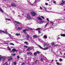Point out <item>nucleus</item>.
I'll list each match as a JSON object with an SVG mask.
<instances>
[{
    "label": "nucleus",
    "instance_id": "63",
    "mask_svg": "<svg viewBox=\"0 0 65 65\" xmlns=\"http://www.w3.org/2000/svg\"><path fill=\"white\" fill-rule=\"evenodd\" d=\"M45 45H46V44H45L44 45V47H45Z\"/></svg>",
    "mask_w": 65,
    "mask_h": 65
},
{
    "label": "nucleus",
    "instance_id": "53",
    "mask_svg": "<svg viewBox=\"0 0 65 65\" xmlns=\"http://www.w3.org/2000/svg\"><path fill=\"white\" fill-rule=\"evenodd\" d=\"M20 58V57L19 56H17V59H19Z\"/></svg>",
    "mask_w": 65,
    "mask_h": 65
},
{
    "label": "nucleus",
    "instance_id": "45",
    "mask_svg": "<svg viewBox=\"0 0 65 65\" xmlns=\"http://www.w3.org/2000/svg\"><path fill=\"white\" fill-rule=\"evenodd\" d=\"M38 32L39 34V33H41V32L40 30H38Z\"/></svg>",
    "mask_w": 65,
    "mask_h": 65
},
{
    "label": "nucleus",
    "instance_id": "18",
    "mask_svg": "<svg viewBox=\"0 0 65 65\" xmlns=\"http://www.w3.org/2000/svg\"><path fill=\"white\" fill-rule=\"evenodd\" d=\"M7 42H8V41H4V44H9V43H7Z\"/></svg>",
    "mask_w": 65,
    "mask_h": 65
},
{
    "label": "nucleus",
    "instance_id": "13",
    "mask_svg": "<svg viewBox=\"0 0 65 65\" xmlns=\"http://www.w3.org/2000/svg\"><path fill=\"white\" fill-rule=\"evenodd\" d=\"M11 6L13 7H16L17 6V5L15 4L12 3L11 4Z\"/></svg>",
    "mask_w": 65,
    "mask_h": 65
},
{
    "label": "nucleus",
    "instance_id": "43",
    "mask_svg": "<svg viewBox=\"0 0 65 65\" xmlns=\"http://www.w3.org/2000/svg\"><path fill=\"white\" fill-rule=\"evenodd\" d=\"M25 62H23L21 64V65H25Z\"/></svg>",
    "mask_w": 65,
    "mask_h": 65
},
{
    "label": "nucleus",
    "instance_id": "2",
    "mask_svg": "<svg viewBox=\"0 0 65 65\" xmlns=\"http://www.w3.org/2000/svg\"><path fill=\"white\" fill-rule=\"evenodd\" d=\"M1 57V55H0V62L1 60L2 61H4L5 60V57L4 56H2Z\"/></svg>",
    "mask_w": 65,
    "mask_h": 65
},
{
    "label": "nucleus",
    "instance_id": "16",
    "mask_svg": "<svg viewBox=\"0 0 65 65\" xmlns=\"http://www.w3.org/2000/svg\"><path fill=\"white\" fill-rule=\"evenodd\" d=\"M32 37L33 38H37L38 37L37 36V35H34V36H32Z\"/></svg>",
    "mask_w": 65,
    "mask_h": 65
},
{
    "label": "nucleus",
    "instance_id": "56",
    "mask_svg": "<svg viewBox=\"0 0 65 65\" xmlns=\"http://www.w3.org/2000/svg\"><path fill=\"white\" fill-rule=\"evenodd\" d=\"M25 30H26V31H29V29H26Z\"/></svg>",
    "mask_w": 65,
    "mask_h": 65
},
{
    "label": "nucleus",
    "instance_id": "35",
    "mask_svg": "<svg viewBox=\"0 0 65 65\" xmlns=\"http://www.w3.org/2000/svg\"><path fill=\"white\" fill-rule=\"evenodd\" d=\"M15 55V54H11V55L12 56H14Z\"/></svg>",
    "mask_w": 65,
    "mask_h": 65
},
{
    "label": "nucleus",
    "instance_id": "33",
    "mask_svg": "<svg viewBox=\"0 0 65 65\" xmlns=\"http://www.w3.org/2000/svg\"><path fill=\"white\" fill-rule=\"evenodd\" d=\"M12 58H10L8 59V61H10V60H12Z\"/></svg>",
    "mask_w": 65,
    "mask_h": 65
},
{
    "label": "nucleus",
    "instance_id": "58",
    "mask_svg": "<svg viewBox=\"0 0 65 65\" xmlns=\"http://www.w3.org/2000/svg\"><path fill=\"white\" fill-rule=\"evenodd\" d=\"M48 25V23H47L45 25V26H46Z\"/></svg>",
    "mask_w": 65,
    "mask_h": 65
},
{
    "label": "nucleus",
    "instance_id": "55",
    "mask_svg": "<svg viewBox=\"0 0 65 65\" xmlns=\"http://www.w3.org/2000/svg\"><path fill=\"white\" fill-rule=\"evenodd\" d=\"M46 20H47V21H49V19H48V18H47Z\"/></svg>",
    "mask_w": 65,
    "mask_h": 65
},
{
    "label": "nucleus",
    "instance_id": "7",
    "mask_svg": "<svg viewBox=\"0 0 65 65\" xmlns=\"http://www.w3.org/2000/svg\"><path fill=\"white\" fill-rule=\"evenodd\" d=\"M36 2V1L33 4H31V3H30L28 1V3H29V4H31V5L32 6H35L36 5V4H35V3Z\"/></svg>",
    "mask_w": 65,
    "mask_h": 65
},
{
    "label": "nucleus",
    "instance_id": "50",
    "mask_svg": "<svg viewBox=\"0 0 65 65\" xmlns=\"http://www.w3.org/2000/svg\"><path fill=\"white\" fill-rule=\"evenodd\" d=\"M59 61H62V59L61 58H60L59 59Z\"/></svg>",
    "mask_w": 65,
    "mask_h": 65
},
{
    "label": "nucleus",
    "instance_id": "44",
    "mask_svg": "<svg viewBox=\"0 0 65 65\" xmlns=\"http://www.w3.org/2000/svg\"><path fill=\"white\" fill-rule=\"evenodd\" d=\"M14 65H16V64H17V63L16 62V61H14Z\"/></svg>",
    "mask_w": 65,
    "mask_h": 65
},
{
    "label": "nucleus",
    "instance_id": "61",
    "mask_svg": "<svg viewBox=\"0 0 65 65\" xmlns=\"http://www.w3.org/2000/svg\"><path fill=\"white\" fill-rule=\"evenodd\" d=\"M59 65H62V63H59Z\"/></svg>",
    "mask_w": 65,
    "mask_h": 65
},
{
    "label": "nucleus",
    "instance_id": "62",
    "mask_svg": "<svg viewBox=\"0 0 65 65\" xmlns=\"http://www.w3.org/2000/svg\"><path fill=\"white\" fill-rule=\"evenodd\" d=\"M40 8L41 9H42V7H40Z\"/></svg>",
    "mask_w": 65,
    "mask_h": 65
},
{
    "label": "nucleus",
    "instance_id": "30",
    "mask_svg": "<svg viewBox=\"0 0 65 65\" xmlns=\"http://www.w3.org/2000/svg\"><path fill=\"white\" fill-rule=\"evenodd\" d=\"M7 48L8 49V50H9V51H11V49L10 48V47H8Z\"/></svg>",
    "mask_w": 65,
    "mask_h": 65
},
{
    "label": "nucleus",
    "instance_id": "34",
    "mask_svg": "<svg viewBox=\"0 0 65 65\" xmlns=\"http://www.w3.org/2000/svg\"><path fill=\"white\" fill-rule=\"evenodd\" d=\"M39 42H42V41L41 39H39Z\"/></svg>",
    "mask_w": 65,
    "mask_h": 65
},
{
    "label": "nucleus",
    "instance_id": "59",
    "mask_svg": "<svg viewBox=\"0 0 65 65\" xmlns=\"http://www.w3.org/2000/svg\"><path fill=\"white\" fill-rule=\"evenodd\" d=\"M16 26H18L19 25H18V24H16Z\"/></svg>",
    "mask_w": 65,
    "mask_h": 65
},
{
    "label": "nucleus",
    "instance_id": "25",
    "mask_svg": "<svg viewBox=\"0 0 65 65\" xmlns=\"http://www.w3.org/2000/svg\"><path fill=\"white\" fill-rule=\"evenodd\" d=\"M5 20L7 21H11V19H9L6 18Z\"/></svg>",
    "mask_w": 65,
    "mask_h": 65
},
{
    "label": "nucleus",
    "instance_id": "3",
    "mask_svg": "<svg viewBox=\"0 0 65 65\" xmlns=\"http://www.w3.org/2000/svg\"><path fill=\"white\" fill-rule=\"evenodd\" d=\"M36 44L37 45V46H38V47L40 48V49H42V50H47L48 49V47H47L45 48H42V47H41V46H40V45L39 44Z\"/></svg>",
    "mask_w": 65,
    "mask_h": 65
},
{
    "label": "nucleus",
    "instance_id": "46",
    "mask_svg": "<svg viewBox=\"0 0 65 65\" xmlns=\"http://www.w3.org/2000/svg\"><path fill=\"white\" fill-rule=\"evenodd\" d=\"M24 47H26V48H27V47H28V46H24Z\"/></svg>",
    "mask_w": 65,
    "mask_h": 65
},
{
    "label": "nucleus",
    "instance_id": "60",
    "mask_svg": "<svg viewBox=\"0 0 65 65\" xmlns=\"http://www.w3.org/2000/svg\"><path fill=\"white\" fill-rule=\"evenodd\" d=\"M60 39V38L58 37V39Z\"/></svg>",
    "mask_w": 65,
    "mask_h": 65
},
{
    "label": "nucleus",
    "instance_id": "39",
    "mask_svg": "<svg viewBox=\"0 0 65 65\" xmlns=\"http://www.w3.org/2000/svg\"><path fill=\"white\" fill-rule=\"evenodd\" d=\"M43 8L45 10V11H47L46 10V8L45 7H43Z\"/></svg>",
    "mask_w": 65,
    "mask_h": 65
},
{
    "label": "nucleus",
    "instance_id": "32",
    "mask_svg": "<svg viewBox=\"0 0 65 65\" xmlns=\"http://www.w3.org/2000/svg\"><path fill=\"white\" fill-rule=\"evenodd\" d=\"M10 45H14V44L12 43H10Z\"/></svg>",
    "mask_w": 65,
    "mask_h": 65
},
{
    "label": "nucleus",
    "instance_id": "5",
    "mask_svg": "<svg viewBox=\"0 0 65 65\" xmlns=\"http://www.w3.org/2000/svg\"><path fill=\"white\" fill-rule=\"evenodd\" d=\"M65 5V1H64V0H62V1L61 2V3L60 4V5L61 6H63L64 5Z\"/></svg>",
    "mask_w": 65,
    "mask_h": 65
},
{
    "label": "nucleus",
    "instance_id": "64",
    "mask_svg": "<svg viewBox=\"0 0 65 65\" xmlns=\"http://www.w3.org/2000/svg\"><path fill=\"white\" fill-rule=\"evenodd\" d=\"M60 54H61V55H62V53L61 52H60Z\"/></svg>",
    "mask_w": 65,
    "mask_h": 65
},
{
    "label": "nucleus",
    "instance_id": "9",
    "mask_svg": "<svg viewBox=\"0 0 65 65\" xmlns=\"http://www.w3.org/2000/svg\"><path fill=\"white\" fill-rule=\"evenodd\" d=\"M13 22L14 23H17V24H20V25H22V23L18 21H13Z\"/></svg>",
    "mask_w": 65,
    "mask_h": 65
},
{
    "label": "nucleus",
    "instance_id": "17",
    "mask_svg": "<svg viewBox=\"0 0 65 65\" xmlns=\"http://www.w3.org/2000/svg\"><path fill=\"white\" fill-rule=\"evenodd\" d=\"M45 39H47V36L46 35H45L43 37Z\"/></svg>",
    "mask_w": 65,
    "mask_h": 65
},
{
    "label": "nucleus",
    "instance_id": "31",
    "mask_svg": "<svg viewBox=\"0 0 65 65\" xmlns=\"http://www.w3.org/2000/svg\"><path fill=\"white\" fill-rule=\"evenodd\" d=\"M37 52H35L34 53V55H37Z\"/></svg>",
    "mask_w": 65,
    "mask_h": 65
},
{
    "label": "nucleus",
    "instance_id": "47",
    "mask_svg": "<svg viewBox=\"0 0 65 65\" xmlns=\"http://www.w3.org/2000/svg\"><path fill=\"white\" fill-rule=\"evenodd\" d=\"M47 12H53V11H51L50 12V11H47Z\"/></svg>",
    "mask_w": 65,
    "mask_h": 65
},
{
    "label": "nucleus",
    "instance_id": "36",
    "mask_svg": "<svg viewBox=\"0 0 65 65\" xmlns=\"http://www.w3.org/2000/svg\"><path fill=\"white\" fill-rule=\"evenodd\" d=\"M23 15V14H21V15H18V17H22V16H21V15Z\"/></svg>",
    "mask_w": 65,
    "mask_h": 65
},
{
    "label": "nucleus",
    "instance_id": "37",
    "mask_svg": "<svg viewBox=\"0 0 65 65\" xmlns=\"http://www.w3.org/2000/svg\"><path fill=\"white\" fill-rule=\"evenodd\" d=\"M51 44L53 45H54V44H55V43L54 42H52Z\"/></svg>",
    "mask_w": 65,
    "mask_h": 65
},
{
    "label": "nucleus",
    "instance_id": "57",
    "mask_svg": "<svg viewBox=\"0 0 65 65\" xmlns=\"http://www.w3.org/2000/svg\"><path fill=\"white\" fill-rule=\"evenodd\" d=\"M53 3H54L56 4V2L55 1H54L53 2Z\"/></svg>",
    "mask_w": 65,
    "mask_h": 65
},
{
    "label": "nucleus",
    "instance_id": "41",
    "mask_svg": "<svg viewBox=\"0 0 65 65\" xmlns=\"http://www.w3.org/2000/svg\"><path fill=\"white\" fill-rule=\"evenodd\" d=\"M44 60V59L43 58H42L41 59V61H42Z\"/></svg>",
    "mask_w": 65,
    "mask_h": 65
},
{
    "label": "nucleus",
    "instance_id": "11",
    "mask_svg": "<svg viewBox=\"0 0 65 65\" xmlns=\"http://www.w3.org/2000/svg\"><path fill=\"white\" fill-rule=\"evenodd\" d=\"M12 51L13 53H14V52H18V50H16L15 48H14L12 50Z\"/></svg>",
    "mask_w": 65,
    "mask_h": 65
},
{
    "label": "nucleus",
    "instance_id": "26",
    "mask_svg": "<svg viewBox=\"0 0 65 65\" xmlns=\"http://www.w3.org/2000/svg\"><path fill=\"white\" fill-rule=\"evenodd\" d=\"M24 43L25 44H26L27 45H28V44L29 43H28V42L27 41H25V42H24Z\"/></svg>",
    "mask_w": 65,
    "mask_h": 65
},
{
    "label": "nucleus",
    "instance_id": "19",
    "mask_svg": "<svg viewBox=\"0 0 65 65\" xmlns=\"http://www.w3.org/2000/svg\"><path fill=\"white\" fill-rule=\"evenodd\" d=\"M44 23V21H40L39 23L40 24H43Z\"/></svg>",
    "mask_w": 65,
    "mask_h": 65
},
{
    "label": "nucleus",
    "instance_id": "15",
    "mask_svg": "<svg viewBox=\"0 0 65 65\" xmlns=\"http://www.w3.org/2000/svg\"><path fill=\"white\" fill-rule=\"evenodd\" d=\"M32 55V53H31L30 52H28L27 53V55Z\"/></svg>",
    "mask_w": 65,
    "mask_h": 65
},
{
    "label": "nucleus",
    "instance_id": "14",
    "mask_svg": "<svg viewBox=\"0 0 65 65\" xmlns=\"http://www.w3.org/2000/svg\"><path fill=\"white\" fill-rule=\"evenodd\" d=\"M38 61H39V60H36L35 61V63H34V62H33V64H32V65H34V64H36L37 63V62H38Z\"/></svg>",
    "mask_w": 65,
    "mask_h": 65
},
{
    "label": "nucleus",
    "instance_id": "22",
    "mask_svg": "<svg viewBox=\"0 0 65 65\" xmlns=\"http://www.w3.org/2000/svg\"><path fill=\"white\" fill-rule=\"evenodd\" d=\"M38 19L39 20H40V21H42V19L39 17L38 18Z\"/></svg>",
    "mask_w": 65,
    "mask_h": 65
},
{
    "label": "nucleus",
    "instance_id": "28",
    "mask_svg": "<svg viewBox=\"0 0 65 65\" xmlns=\"http://www.w3.org/2000/svg\"><path fill=\"white\" fill-rule=\"evenodd\" d=\"M61 36H63V37H65V34H62L61 35Z\"/></svg>",
    "mask_w": 65,
    "mask_h": 65
},
{
    "label": "nucleus",
    "instance_id": "51",
    "mask_svg": "<svg viewBox=\"0 0 65 65\" xmlns=\"http://www.w3.org/2000/svg\"><path fill=\"white\" fill-rule=\"evenodd\" d=\"M62 58H65V56L63 55V56H62Z\"/></svg>",
    "mask_w": 65,
    "mask_h": 65
},
{
    "label": "nucleus",
    "instance_id": "42",
    "mask_svg": "<svg viewBox=\"0 0 65 65\" xmlns=\"http://www.w3.org/2000/svg\"><path fill=\"white\" fill-rule=\"evenodd\" d=\"M40 28H37L36 29V30H40Z\"/></svg>",
    "mask_w": 65,
    "mask_h": 65
},
{
    "label": "nucleus",
    "instance_id": "8",
    "mask_svg": "<svg viewBox=\"0 0 65 65\" xmlns=\"http://www.w3.org/2000/svg\"><path fill=\"white\" fill-rule=\"evenodd\" d=\"M22 29H23V27H20L19 26H18V27L17 30H19V31H20V30H22Z\"/></svg>",
    "mask_w": 65,
    "mask_h": 65
},
{
    "label": "nucleus",
    "instance_id": "29",
    "mask_svg": "<svg viewBox=\"0 0 65 65\" xmlns=\"http://www.w3.org/2000/svg\"><path fill=\"white\" fill-rule=\"evenodd\" d=\"M30 48L31 50H33V47H30Z\"/></svg>",
    "mask_w": 65,
    "mask_h": 65
},
{
    "label": "nucleus",
    "instance_id": "10",
    "mask_svg": "<svg viewBox=\"0 0 65 65\" xmlns=\"http://www.w3.org/2000/svg\"><path fill=\"white\" fill-rule=\"evenodd\" d=\"M27 18L28 20H30L31 19V16H30V15L28 14L27 15Z\"/></svg>",
    "mask_w": 65,
    "mask_h": 65
},
{
    "label": "nucleus",
    "instance_id": "54",
    "mask_svg": "<svg viewBox=\"0 0 65 65\" xmlns=\"http://www.w3.org/2000/svg\"><path fill=\"white\" fill-rule=\"evenodd\" d=\"M45 5H48V3H45Z\"/></svg>",
    "mask_w": 65,
    "mask_h": 65
},
{
    "label": "nucleus",
    "instance_id": "40",
    "mask_svg": "<svg viewBox=\"0 0 65 65\" xmlns=\"http://www.w3.org/2000/svg\"><path fill=\"white\" fill-rule=\"evenodd\" d=\"M4 65H8V63L6 62L4 64Z\"/></svg>",
    "mask_w": 65,
    "mask_h": 65
},
{
    "label": "nucleus",
    "instance_id": "24",
    "mask_svg": "<svg viewBox=\"0 0 65 65\" xmlns=\"http://www.w3.org/2000/svg\"><path fill=\"white\" fill-rule=\"evenodd\" d=\"M0 11L2 13L3 12V11L2 10V9L0 8Z\"/></svg>",
    "mask_w": 65,
    "mask_h": 65
},
{
    "label": "nucleus",
    "instance_id": "4",
    "mask_svg": "<svg viewBox=\"0 0 65 65\" xmlns=\"http://www.w3.org/2000/svg\"><path fill=\"white\" fill-rule=\"evenodd\" d=\"M31 14L32 17H35L36 15H37V14L35 12L32 11L31 12Z\"/></svg>",
    "mask_w": 65,
    "mask_h": 65
},
{
    "label": "nucleus",
    "instance_id": "49",
    "mask_svg": "<svg viewBox=\"0 0 65 65\" xmlns=\"http://www.w3.org/2000/svg\"><path fill=\"white\" fill-rule=\"evenodd\" d=\"M58 65H59V63L58 62H57L56 63Z\"/></svg>",
    "mask_w": 65,
    "mask_h": 65
},
{
    "label": "nucleus",
    "instance_id": "48",
    "mask_svg": "<svg viewBox=\"0 0 65 65\" xmlns=\"http://www.w3.org/2000/svg\"><path fill=\"white\" fill-rule=\"evenodd\" d=\"M41 17L42 18V19H44V17H43L41 16Z\"/></svg>",
    "mask_w": 65,
    "mask_h": 65
},
{
    "label": "nucleus",
    "instance_id": "23",
    "mask_svg": "<svg viewBox=\"0 0 65 65\" xmlns=\"http://www.w3.org/2000/svg\"><path fill=\"white\" fill-rule=\"evenodd\" d=\"M15 35H16V36H19L20 35V34L16 33Z\"/></svg>",
    "mask_w": 65,
    "mask_h": 65
},
{
    "label": "nucleus",
    "instance_id": "12",
    "mask_svg": "<svg viewBox=\"0 0 65 65\" xmlns=\"http://www.w3.org/2000/svg\"><path fill=\"white\" fill-rule=\"evenodd\" d=\"M29 37H30V36L28 34H27L26 35V39L27 40H29Z\"/></svg>",
    "mask_w": 65,
    "mask_h": 65
},
{
    "label": "nucleus",
    "instance_id": "20",
    "mask_svg": "<svg viewBox=\"0 0 65 65\" xmlns=\"http://www.w3.org/2000/svg\"><path fill=\"white\" fill-rule=\"evenodd\" d=\"M23 31L24 34H27V32H26V30H23Z\"/></svg>",
    "mask_w": 65,
    "mask_h": 65
},
{
    "label": "nucleus",
    "instance_id": "1",
    "mask_svg": "<svg viewBox=\"0 0 65 65\" xmlns=\"http://www.w3.org/2000/svg\"><path fill=\"white\" fill-rule=\"evenodd\" d=\"M5 32L4 31H3L1 30H0V33H1V34H2L1 33H2V32H3V33H5V34H6L8 35L9 37H11V35L10 34H8V33L6 31H7L6 29V30H5Z\"/></svg>",
    "mask_w": 65,
    "mask_h": 65
},
{
    "label": "nucleus",
    "instance_id": "21",
    "mask_svg": "<svg viewBox=\"0 0 65 65\" xmlns=\"http://www.w3.org/2000/svg\"><path fill=\"white\" fill-rule=\"evenodd\" d=\"M61 20H63V21H65V18H64L63 17H61Z\"/></svg>",
    "mask_w": 65,
    "mask_h": 65
},
{
    "label": "nucleus",
    "instance_id": "38",
    "mask_svg": "<svg viewBox=\"0 0 65 65\" xmlns=\"http://www.w3.org/2000/svg\"><path fill=\"white\" fill-rule=\"evenodd\" d=\"M37 54H40V53H41L40 52H39V51H37Z\"/></svg>",
    "mask_w": 65,
    "mask_h": 65
},
{
    "label": "nucleus",
    "instance_id": "52",
    "mask_svg": "<svg viewBox=\"0 0 65 65\" xmlns=\"http://www.w3.org/2000/svg\"><path fill=\"white\" fill-rule=\"evenodd\" d=\"M58 45L57 44H55L54 45V46H58Z\"/></svg>",
    "mask_w": 65,
    "mask_h": 65
},
{
    "label": "nucleus",
    "instance_id": "6",
    "mask_svg": "<svg viewBox=\"0 0 65 65\" xmlns=\"http://www.w3.org/2000/svg\"><path fill=\"white\" fill-rule=\"evenodd\" d=\"M50 23L51 24H52V28H54L55 27H56V26H57V24H56L54 23L53 22H51Z\"/></svg>",
    "mask_w": 65,
    "mask_h": 65
},
{
    "label": "nucleus",
    "instance_id": "27",
    "mask_svg": "<svg viewBox=\"0 0 65 65\" xmlns=\"http://www.w3.org/2000/svg\"><path fill=\"white\" fill-rule=\"evenodd\" d=\"M30 47H29L27 49V51H31Z\"/></svg>",
    "mask_w": 65,
    "mask_h": 65
}]
</instances>
